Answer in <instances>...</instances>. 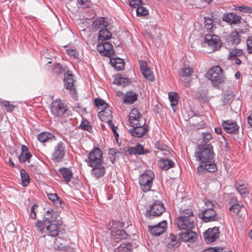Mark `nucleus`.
Returning a JSON list of instances; mask_svg holds the SVG:
<instances>
[{
	"label": "nucleus",
	"instance_id": "f257e3e1",
	"mask_svg": "<svg viewBox=\"0 0 252 252\" xmlns=\"http://www.w3.org/2000/svg\"><path fill=\"white\" fill-rule=\"evenodd\" d=\"M213 146L209 144L205 147L197 146L195 149L194 157L196 160L200 162L197 167L198 172L208 171L214 172L217 170L214 160Z\"/></svg>",
	"mask_w": 252,
	"mask_h": 252
},
{
	"label": "nucleus",
	"instance_id": "f03ea898",
	"mask_svg": "<svg viewBox=\"0 0 252 252\" xmlns=\"http://www.w3.org/2000/svg\"><path fill=\"white\" fill-rule=\"evenodd\" d=\"M61 223L57 220V214L53 210H47L42 220H38L34 223L36 230L40 233H47L49 236H57L60 231Z\"/></svg>",
	"mask_w": 252,
	"mask_h": 252
},
{
	"label": "nucleus",
	"instance_id": "7ed1b4c3",
	"mask_svg": "<svg viewBox=\"0 0 252 252\" xmlns=\"http://www.w3.org/2000/svg\"><path fill=\"white\" fill-rule=\"evenodd\" d=\"M50 108L52 115L55 118L62 117L68 111V107L64 101L60 99L53 100Z\"/></svg>",
	"mask_w": 252,
	"mask_h": 252
},
{
	"label": "nucleus",
	"instance_id": "20e7f679",
	"mask_svg": "<svg viewBox=\"0 0 252 252\" xmlns=\"http://www.w3.org/2000/svg\"><path fill=\"white\" fill-rule=\"evenodd\" d=\"M154 177V172L150 170H146L143 174L140 175L139 182L141 189L144 192H147L151 190Z\"/></svg>",
	"mask_w": 252,
	"mask_h": 252
},
{
	"label": "nucleus",
	"instance_id": "39448f33",
	"mask_svg": "<svg viewBox=\"0 0 252 252\" xmlns=\"http://www.w3.org/2000/svg\"><path fill=\"white\" fill-rule=\"evenodd\" d=\"M165 210V208L163 203L159 200H156L149 205V209L147 210L146 216L149 219L159 217Z\"/></svg>",
	"mask_w": 252,
	"mask_h": 252
},
{
	"label": "nucleus",
	"instance_id": "423d86ee",
	"mask_svg": "<svg viewBox=\"0 0 252 252\" xmlns=\"http://www.w3.org/2000/svg\"><path fill=\"white\" fill-rule=\"evenodd\" d=\"M221 68L218 65L213 66L208 71V77L214 86H218L224 82Z\"/></svg>",
	"mask_w": 252,
	"mask_h": 252
},
{
	"label": "nucleus",
	"instance_id": "0eeeda50",
	"mask_svg": "<svg viewBox=\"0 0 252 252\" xmlns=\"http://www.w3.org/2000/svg\"><path fill=\"white\" fill-rule=\"evenodd\" d=\"M102 155V152L99 148L94 147L88 155V165L92 166L103 164V158Z\"/></svg>",
	"mask_w": 252,
	"mask_h": 252
},
{
	"label": "nucleus",
	"instance_id": "6e6552de",
	"mask_svg": "<svg viewBox=\"0 0 252 252\" xmlns=\"http://www.w3.org/2000/svg\"><path fill=\"white\" fill-rule=\"evenodd\" d=\"M204 43L207 44L212 51H215L220 49L222 44L220 38L217 35L212 33L205 34Z\"/></svg>",
	"mask_w": 252,
	"mask_h": 252
},
{
	"label": "nucleus",
	"instance_id": "1a4fd4ad",
	"mask_svg": "<svg viewBox=\"0 0 252 252\" xmlns=\"http://www.w3.org/2000/svg\"><path fill=\"white\" fill-rule=\"evenodd\" d=\"M186 217H178L175 220V223L180 230H191L195 228L194 220Z\"/></svg>",
	"mask_w": 252,
	"mask_h": 252
},
{
	"label": "nucleus",
	"instance_id": "9d476101",
	"mask_svg": "<svg viewBox=\"0 0 252 252\" xmlns=\"http://www.w3.org/2000/svg\"><path fill=\"white\" fill-rule=\"evenodd\" d=\"M66 152L65 143L60 141L55 146L51 158L55 162H60L64 158Z\"/></svg>",
	"mask_w": 252,
	"mask_h": 252
},
{
	"label": "nucleus",
	"instance_id": "9b49d317",
	"mask_svg": "<svg viewBox=\"0 0 252 252\" xmlns=\"http://www.w3.org/2000/svg\"><path fill=\"white\" fill-rule=\"evenodd\" d=\"M131 126L132 127L129 129V131L134 137H142L148 131V126L143 122H141L138 125H132Z\"/></svg>",
	"mask_w": 252,
	"mask_h": 252
},
{
	"label": "nucleus",
	"instance_id": "f8f14e48",
	"mask_svg": "<svg viewBox=\"0 0 252 252\" xmlns=\"http://www.w3.org/2000/svg\"><path fill=\"white\" fill-rule=\"evenodd\" d=\"M199 216L205 222H210L218 220L219 216L215 209H203L199 214Z\"/></svg>",
	"mask_w": 252,
	"mask_h": 252
},
{
	"label": "nucleus",
	"instance_id": "ddd939ff",
	"mask_svg": "<svg viewBox=\"0 0 252 252\" xmlns=\"http://www.w3.org/2000/svg\"><path fill=\"white\" fill-rule=\"evenodd\" d=\"M167 223L166 220H163L154 226H148V231L153 236H158L163 234L167 229Z\"/></svg>",
	"mask_w": 252,
	"mask_h": 252
},
{
	"label": "nucleus",
	"instance_id": "4468645a",
	"mask_svg": "<svg viewBox=\"0 0 252 252\" xmlns=\"http://www.w3.org/2000/svg\"><path fill=\"white\" fill-rule=\"evenodd\" d=\"M64 83L65 88L70 91L72 97L75 99L77 97V95L74 84V80L73 74L69 73H65L64 74Z\"/></svg>",
	"mask_w": 252,
	"mask_h": 252
},
{
	"label": "nucleus",
	"instance_id": "2eb2a0df",
	"mask_svg": "<svg viewBox=\"0 0 252 252\" xmlns=\"http://www.w3.org/2000/svg\"><path fill=\"white\" fill-rule=\"evenodd\" d=\"M220 230L219 227H214L209 228L204 233V238L205 241L207 243H211L215 242L219 238Z\"/></svg>",
	"mask_w": 252,
	"mask_h": 252
},
{
	"label": "nucleus",
	"instance_id": "dca6fc26",
	"mask_svg": "<svg viewBox=\"0 0 252 252\" xmlns=\"http://www.w3.org/2000/svg\"><path fill=\"white\" fill-rule=\"evenodd\" d=\"M221 124L224 130L228 133H236L239 128L236 122L231 120L223 121Z\"/></svg>",
	"mask_w": 252,
	"mask_h": 252
},
{
	"label": "nucleus",
	"instance_id": "f3484780",
	"mask_svg": "<svg viewBox=\"0 0 252 252\" xmlns=\"http://www.w3.org/2000/svg\"><path fill=\"white\" fill-rule=\"evenodd\" d=\"M129 119L131 125H138L141 122L146 123V120L142 117L139 111L136 108L131 110Z\"/></svg>",
	"mask_w": 252,
	"mask_h": 252
},
{
	"label": "nucleus",
	"instance_id": "a211bd4d",
	"mask_svg": "<svg viewBox=\"0 0 252 252\" xmlns=\"http://www.w3.org/2000/svg\"><path fill=\"white\" fill-rule=\"evenodd\" d=\"M179 240L183 242H194L197 238L196 233L191 230L178 233Z\"/></svg>",
	"mask_w": 252,
	"mask_h": 252
},
{
	"label": "nucleus",
	"instance_id": "6ab92c4d",
	"mask_svg": "<svg viewBox=\"0 0 252 252\" xmlns=\"http://www.w3.org/2000/svg\"><path fill=\"white\" fill-rule=\"evenodd\" d=\"M126 151L130 155H143L149 153V150L144 149L143 146L140 144H137L134 146L128 147Z\"/></svg>",
	"mask_w": 252,
	"mask_h": 252
},
{
	"label": "nucleus",
	"instance_id": "aec40b11",
	"mask_svg": "<svg viewBox=\"0 0 252 252\" xmlns=\"http://www.w3.org/2000/svg\"><path fill=\"white\" fill-rule=\"evenodd\" d=\"M222 19L230 24H236L241 23V17L234 13H229L223 14Z\"/></svg>",
	"mask_w": 252,
	"mask_h": 252
},
{
	"label": "nucleus",
	"instance_id": "412c9836",
	"mask_svg": "<svg viewBox=\"0 0 252 252\" xmlns=\"http://www.w3.org/2000/svg\"><path fill=\"white\" fill-rule=\"evenodd\" d=\"M100 164L96 166H92V169L91 170L92 175L97 179L103 176L105 173V168L104 166Z\"/></svg>",
	"mask_w": 252,
	"mask_h": 252
},
{
	"label": "nucleus",
	"instance_id": "4be33fe9",
	"mask_svg": "<svg viewBox=\"0 0 252 252\" xmlns=\"http://www.w3.org/2000/svg\"><path fill=\"white\" fill-rule=\"evenodd\" d=\"M138 95L132 91H127L123 98V102L125 104H131L134 103L138 98Z\"/></svg>",
	"mask_w": 252,
	"mask_h": 252
},
{
	"label": "nucleus",
	"instance_id": "5701e85b",
	"mask_svg": "<svg viewBox=\"0 0 252 252\" xmlns=\"http://www.w3.org/2000/svg\"><path fill=\"white\" fill-rule=\"evenodd\" d=\"M98 116L102 122L108 123L112 121V112L108 108L100 111L98 114Z\"/></svg>",
	"mask_w": 252,
	"mask_h": 252
},
{
	"label": "nucleus",
	"instance_id": "b1692460",
	"mask_svg": "<svg viewBox=\"0 0 252 252\" xmlns=\"http://www.w3.org/2000/svg\"><path fill=\"white\" fill-rule=\"evenodd\" d=\"M111 236L115 242H118L122 239H126L128 234L124 229H118L117 231L113 230V232H111Z\"/></svg>",
	"mask_w": 252,
	"mask_h": 252
},
{
	"label": "nucleus",
	"instance_id": "393cba45",
	"mask_svg": "<svg viewBox=\"0 0 252 252\" xmlns=\"http://www.w3.org/2000/svg\"><path fill=\"white\" fill-rule=\"evenodd\" d=\"M59 172L64 181L68 183L73 177V173L69 168L63 167L59 169Z\"/></svg>",
	"mask_w": 252,
	"mask_h": 252
},
{
	"label": "nucleus",
	"instance_id": "a878e982",
	"mask_svg": "<svg viewBox=\"0 0 252 252\" xmlns=\"http://www.w3.org/2000/svg\"><path fill=\"white\" fill-rule=\"evenodd\" d=\"M21 150L22 152L18 157L19 160L20 162H25L30 159L32 154L25 145L22 146Z\"/></svg>",
	"mask_w": 252,
	"mask_h": 252
},
{
	"label": "nucleus",
	"instance_id": "bb28decb",
	"mask_svg": "<svg viewBox=\"0 0 252 252\" xmlns=\"http://www.w3.org/2000/svg\"><path fill=\"white\" fill-rule=\"evenodd\" d=\"M228 44L232 45L238 44L240 42L239 34L237 31L232 32L226 38Z\"/></svg>",
	"mask_w": 252,
	"mask_h": 252
},
{
	"label": "nucleus",
	"instance_id": "cd10ccee",
	"mask_svg": "<svg viewBox=\"0 0 252 252\" xmlns=\"http://www.w3.org/2000/svg\"><path fill=\"white\" fill-rule=\"evenodd\" d=\"M235 187L243 197H246L249 193L250 190L247 184L236 183L235 184Z\"/></svg>",
	"mask_w": 252,
	"mask_h": 252
},
{
	"label": "nucleus",
	"instance_id": "c85d7f7f",
	"mask_svg": "<svg viewBox=\"0 0 252 252\" xmlns=\"http://www.w3.org/2000/svg\"><path fill=\"white\" fill-rule=\"evenodd\" d=\"M175 163L171 160L161 158L159 161V165L161 168L164 170H168L174 167Z\"/></svg>",
	"mask_w": 252,
	"mask_h": 252
},
{
	"label": "nucleus",
	"instance_id": "c756f323",
	"mask_svg": "<svg viewBox=\"0 0 252 252\" xmlns=\"http://www.w3.org/2000/svg\"><path fill=\"white\" fill-rule=\"evenodd\" d=\"M180 243L177 237L171 234L168 238L167 247L168 248H177L179 247Z\"/></svg>",
	"mask_w": 252,
	"mask_h": 252
},
{
	"label": "nucleus",
	"instance_id": "7c9ffc66",
	"mask_svg": "<svg viewBox=\"0 0 252 252\" xmlns=\"http://www.w3.org/2000/svg\"><path fill=\"white\" fill-rule=\"evenodd\" d=\"M93 26L96 30L102 29L108 26V22L104 18H97L93 23Z\"/></svg>",
	"mask_w": 252,
	"mask_h": 252
},
{
	"label": "nucleus",
	"instance_id": "2f4dec72",
	"mask_svg": "<svg viewBox=\"0 0 252 252\" xmlns=\"http://www.w3.org/2000/svg\"><path fill=\"white\" fill-rule=\"evenodd\" d=\"M111 65L117 70H121L124 68V63L120 58H112L110 60Z\"/></svg>",
	"mask_w": 252,
	"mask_h": 252
},
{
	"label": "nucleus",
	"instance_id": "473e14b6",
	"mask_svg": "<svg viewBox=\"0 0 252 252\" xmlns=\"http://www.w3.org/2000/svg\"><path fill=\"white\" fill-rule=\"evenodd\" d=\"M47 196L49 199L57 206L61 207L63 203L62 200L58 196L57 193H48Z\"/></svg>",
	"mask_w": 252,
	"mask_h": 252
},
{
	"label": "nucleus",
	"instance_id": "72a5a7b5",
	"mask_svg": "<svg viewBox=\"0 0 252 252\" xmlns=\"http://www.w3.org/2000/svg\"><path fill=\"white\" fill-rule=\"evenodd\" d=\"M168 98L170 101L171 106L174 111H175L174 108L177 106L179 100L178 94L174 92H169L168 93Z\"/></svg>",
	"mask_w": 252,
	"mask_h": 252
},
{
	"label": "nucleus",
	"instance_id": "f704fd0d",
	"mask_svg": "<svg viewBox=\"0 0 252 252\" xmlns=\"http://www.w3.org/2000/svg\"><path fill=\"white\" fill-rule=\"evenodd\" d=\"M212 139V135L211 133L204 132L202 133V140L198 146L205 147L207 145L211 144L209 142Z\"/></svg>",
	"mask_w": 252,
	"mask_h": 252
},
{
	"label": "nucleus",
	"instance_id": "c9c22d12",
	"mask_svg": "<svg viewBox=\"0 0 252 252\" xmlns=\"http://www.w3.org/2000/svg\"><path fill=\"white\" fill-rule=\"evenodd\" d=\"M111 36V33L106 28L101 29L99 31L98 38L101 40L109 39Z\"/></svg>",
	"mask_w": 252,
	"mask_h": 252
},
{
	"label": "nucleus",
	"instance_id": "e433bc0d",
	"mask_svg": "<svg viewBox=\"0 0 252 252\" xmlns=\"http://www.w3.org/2000/svg\"><path fill=\"white\" fill-rule=\"evenodd\" d=\"M132 246L129 243L122 244L115 251V252H131Z\"/></svg>",
	"mask_w": 252,
	"mask_h": 252
},
{
	"label": "nucleus",
	"instance_id": "4c0bfd02",
	"mask_svg": "<svg viewBox=\"0 0 252 252\" xmlns=\"http://www.w3.org/2000/svg\"><path fill=\"white\" fill-rule=\"evenodd\" d=\"M179 217H186V219L191 218L192 219H195V217L191 209H181Z\"/></svg>",
	"mask_w": 252,
	"mask_h": 252
},
{
	"label": "nucleus",
	"instance_id": "58836bf2",
	"mask_svg": "<svg viewBox=\"0 0 252 252\" xmlns=\"http://www.w3.org/2000/svg\"><path fill=\"white\" fill-rule=\"evenodd\" d=\"M20 173L22 186L24 187L28 186L30 183V178L28 174L24 170H21Z\"/></svg>",
	"mask_w": 252,
	"mask_h": 252
},
{
	"label": "nucleus",
	"instance_id": "ea45409f",
	"mask_svg": "<svg viewBox=\"0 0 252 252\" xmlns=\"http://www.w3.org/2000/svg\"><path fill=\"white\" fill-rule=\"evenodd\" d=\"M105 54L104 56L110 57L114 54V50L113 49V45L108 42H104Z\"/></svg>",
	"mask_w": 252,
	"mask_h": 252
},
{
	"label": "nucleus",
	"instance_id": "a19ab883",
	"mask_svg": "<svg viewBox=\"0 0 252 252\" xmlns=\"http://www.w3.org/2000/svg\"><path fill=\"white\" fill-rule=\"evenodd\" d=\"M111 223L112 224L110 228L111 233L113 232V230L114 231H117L118 229H121L124 226V223L117 220H113L111 222Z\"/></svg>",
	"mask_w": 252,
	"mask_h": 252
},
{
	"label": "nucleus",
	"instance_id": "79ce46f5",
	"mask_svg": "<svg viewBox=\"0 0 252 252\" xmlns=\"http://www.w3.org/2000/svg\"><path fill=\"white\" fill-rule=\"evenodd\" d=\"M144 77L150 81H154L155 80L154 75L152 71L150 68H147L141 72Z\"/></svg>",
	"mask_w": 252,
	"mask_h": 252
},
{
	"label": "nucleus",
	"instance_id": "37998d69",
	"mask_svg": "<svg viewBox=\"0 0 252 252\" xmlns=\"http://www.w3.org/2000/svg\"><path fill=\"white\" fill-rule=\"evenodd\" d=\"M204 19L205 28L208 31L211 32L214 27L213 19L209 17H205Z\"/></svg>",
	"mask_w": 252,
	"mask_h": 252
},
{
	"label": "nucleus",
	"instance_id": "c03bdc74",
	"mask_svg": "<svg viewBox=\"0 0 252 252\" xmlns=\"http://www.w3.org/2000/svg\"><path fill=\"white\" fill-rule=\"evenodd\" d=\"M95 104L97 107L101 109H106V108L109 107L108 104L101 98H95Z\"/></svg>",
	"mask_w": 252,
	"mask_h": 252
},
{
	"label": "nucleus",
	"instance_id": "a18cd8bd",
	"mask_svg": "<svg viewBox=\"0 0 252 252\" xmlns=\"http://www.w3.org/2000/svg\"><path fill=\"white\" fill-rule=\"evenodd\" d=\"M242 55H243V51L242 50L235 49L230 52L228 58L229 59H234V58L241 57Z\"/></svg>",
	"mask_w": 252,
	"mask_h": 252
},
{
	"label": "nucleus",
	"instance_id": "49530a36",
	"mask_svg": "<svg viewBox=\"0 0 252 252\" xmlns=\"http://www.w3.org/2000/svg\"><path fill=\"white\" fill-rule=\"evenodd\" d=\"M130 80L126 78L120 77L119 79L115 80V83L118 85H121L124 87L128 85L130 83Z\"/></svg>",
	"mask_w": 252,
	"mask_h": 252
},
{
	"label": "nucleus",
	"instance_id": "de8ad7c7",
	"mask_svg": "<svg viewBox=\"0 0 252 252\" xmlns=\"http://www.w3.org/2000/svg\"><path fill=\"white\" fill-rule=\"evenodd\" d=\"M193 69L191 67H185L181 69L180 74L183 77H188L191 75Z\"/></svg>",
	"mask_w": 252,
	"mask_h": 252
},
{
	"label": "nucleus",
	"instance_id": "09e8293b",
	"mask_svg": "<svg viewBox=\"0 0 252 252\" xmlns=\"http://www.w3.org/2000/svg\"><path fill=\"white\" fill-rule=\"evenodd\" d=\"M63 72V69L60 63H55L52 68V73L55 75H58Z\"/></svg>",
	"mask_w": 252,
	"mask_h": 252
},
{
	"label": "nucleus",
	"instance_id": "8fccbe9b",
	"mask_svg": "<svg viewBox=\"0 0 252 252\" xmlns=\"http://www.w3.org/2000/svg\"><path fill=\"white\" fill-rule=\"evenodd\" d=\"M136 12L138 16H146L148 14V10L143 6L142 5H140L136 8Z\"/></svg>",
	"mask_w": 252,
	"mask_h": 252
},
{
	"label": "nucleus",
	"instance_id": "3c124183",
	"mask_svg": "<svg viewBox=\"0 0 252 252\" xmlns=\"http://www.w3.org/2000/svg\"><path fill=\"white\" fill-rule=\"evenodd\" d=\"M117 153V150L114 148L110 149L109 151L108 156L112 164H113L115 161V155Z\"/></svg>",
	"mask_w": 252,
	"mask_h": 252
},
{
	"label": "nucleus",
	"instance_id": "603ef678",
	"mask_svg": "<svg viewBox=\"0 0 252 252\" xmlns=\"http://www.w3.org/2000/svg\"><path fill=\"white\" fill-rule=\"evenodd\" d=\"M242 207V205H241L239 204L236 203L233 204L230 207L229 210L230 211H232L235 214H237L240 211Z\"/></svg>",
	"mask_w": 252,
	"mask_h": 252
},
{
	"label": "nucleus",
	"instance_id": "864d4df0",
	"mask_svg": "<svg viewBox=\"0 0 252 252\" xmlns=\"http://www.w3.org/2000/svg\"><path fill=\"white\" fill-rule=\"evenodd\" d=\"M49 134L47 133L42 132L38 135L37 139L40 142L42 143L45 142L49 139Z\"/></svg>",
	"mask_w": 252,
	"mask_h": 252
},
{
	"label": "nucleus",
	"instance_id": "5fc2aeb1",
	"mask_svg": "<svg viewBox=\"0 0 252 252\" xmlns=\"http://www.w3.org/2000/svg\"><path fill=\"white\" fill-rule=\"evenodd\" d=\"M237 10L241 12L248 13H252V8L246 5H242L238 6L237 8Z\"/></svg>",
	"mask_w": 252,
	"mask_h": 252
},
{
	"label": "nucleus",
	"instance_id": "6e6d98bb",
	"mask_svg": "<svg viewBox=\"0 0 252 252\" xmlns=\"http://www.w3.org/2000/svg\"><path fill=\"white\" fill-rule=\"evenodd\" d=\"M80 126L82 129L88 131H90L92 129L91 126L89 124V122L87 120L83 121L80 125Z\"/></svg>",
	"mask_w": 252,
	"mask_h": 252
},
{
	"label": "nucleus",
	"instance_id": "4d7b16f0",
	"mask_svg": "<svg viewBox=\"0 0 252 252\" xmlns=\"http://www.w3.org/2000/svg\"><path fill=\"white\" fill-rule=\"evenodd\" d=\"M128 3L130 7L136 9L137 7L142 5V0H130Z\"/></svg>",
	"mask_w": 252,
	"mask_h": 252
},
{
	"label": "nucleus",
	"instance_id": "13d9d810",
	"mask_svg": "<svg viewBox=\"0 0 252 252\" xmlns=\"http://www.w3.org/2000/svg\"><path fill=\"white\" fill-rule=\"evenodd\" d=\"M66 52L67 54L74 58H78L79 57V53L75 49H68L66 50Z\"/></svg>",
	"mask_w": 252,
	"mask_h": 252
},
{
	"label": "nucleus",
	"instance_id": "bf43d9fd",
	"mask_svg": "<svg viewBox=\"0 0 252 252\" xmlns=\"http://www.w3.org/2000/svg\"><path fill=\"white\" fill-rule=\"evenodd\" d=\"M216 203L213 201L208 200L205 203V208L204 209H215Z\"/></svg>",
	"mask_w": 252,
	"mask_h": 252
},
{
	"label": "nucleus",
	"instance_id": "052dcab7",
	"mask_svg": "<svg viewBox=\"0 0 252 252\" xmlns=\"http://www.w3.org/2000/svg\"><path fill=\"white\" fill-rule=\"evenodd\" d=\"M247 51L249 54H252V36H250L247 40Z\"/></svg>",
	"mask_w": 252,
	"mask_h": 252
},
{
	"label": "nucleus",
	"instance_id": "680f3d73",
	"mask_svg": "<svg viewBox=\"0 0 252 252\" xmlns=\"http://www.w3.org/2000/svg\"><path fill=\"white\" fill-rule=\"evenodd\" d=\"M108 124L109 127L112 130L114 136L117 139V137L119 136V134L117 131L118 128L117 127L114 126V125L112 123V121H111L110 123H108Z\"/></svg>",
	"mask_w": 252,
	"mask_h": 252
},
{
	"label": "nucleus",
	"instance_id": "e2e57ef3",
	"mask_svg": "<svg viewBox=\"0 0 252 252\" xmlns=\"http://www.w3.org/2000/svg\"><path fill=\"white\" fill-rule=\"evenodd\" d=\"M223 249L220 247L209 248L204 250L202 252H221Z\"/></svg>",
	"mask_w": 252,
	"mask_h": 252
},
{
	"label": "nucleus",
	"instance_id": "0e129e2a",
	"mask_svg": "<svg viewBox=\"0 0 252 252\" xmlns=\"http://www.w3.org/2000/svg\"><path fill=\"white\" fill-rule=\"evenodd\" d=\"M139 63L141 72H142L145 69L148 68L147 67V63L146 62L143 60H139Z\"/></svg>",
	"mask_w": 252,
	"mask_h": 252
},
{
	"label": "nucleus",
	"instance_id": "69168bd1",
	"mask_svg": "<svg viewBox=\"0 0 252 252\" xmlns=\"http://www.w3.org/2000/svg\"><path fill=\"white\" fill-rule=\"evenodd\" d=\"M97 50L101 54L102 56H104L105 51L104 43L101 44H98L97 46Z\"/></svg>",
	"mask_w": 252,
	"mask_h": 252
},
{
	"label": "nucleus",
	"instance_id": "338daca9",
	"mask_svg": "<svg viewBox=\"0 0 252 252\" xmlns=\"http://www.w3.org/2000/svg\"><path fill=\"white\" fill-rule=\"evenodd\" d=\"M4 106L6 108V110L7 111L11 112L14 108V106L12 104H10L8 102H6L4 104Z\"/></svg>",
	"mask_w": 252,
	"mask_h": 252
},
{
	"label": "nucleus",
	"instance_id": "774afa93",
	"mask_svg": "<svg viewBox=\"0 0 252 252\" xmlns=\"http://www.w3.org/2000/svg\"><path fill=\"white\" fill-rule=\"evenodd\" d=\"M156 148L158 149H159L161 151L165 150L166 149V146L164 145L161 144L159 142H157L156 143Z\"/></svg>",
	"mask_w": 252,
	"mask_h": 252
}]
</instances>
